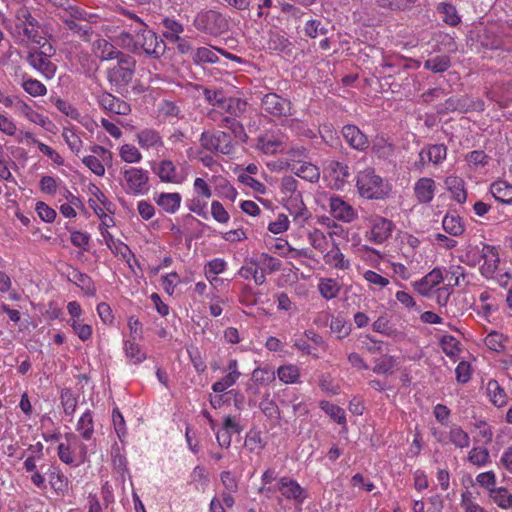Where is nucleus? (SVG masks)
Masks as SVG:
<instances>
[{
    "label": "nucleus",
    "instance_id": "f8f14e48",
    "mask_svg": "<svg viewBox=\"0 0 512 512\" xmlns=\"http://www.w3.org/2000/svg\"><path fill=\"white\" fill-rule=\"evenodd\" d=\"M127 189L133 194H144L148 191V172L141 168H129L123 171Z\"/></svg>",
    "mask_w": 512,
    "mask_h": 512
},
{
    "label": "nucleus",
    "instance_id": "412c9836",
    "mask_svg": "<svg viewBox=\"0 0 512 512\" xmlns=\"http://www.w3.org/2000/svg\"><path fill=\"white\" fill-rule=\"evenodd\" d=\"M249 110L248 102L240 97L227 96L221 110H216L223 116L245 117ZM210 111H215L211 109Z\"/></svg>",
    "mask_w": 512,
    "mask_h": 512
},
{
    "label": "nucleus",
    "instance_id": "8fccbe9b",
    "mask_svg": "<svg viewBox=\"0 0 512 512\" xmlns=\"http://www.w3.org/2000/svg\"><path fill=\"white\" fill-rule=\"evenodd\" d=\"M49 483L57 494L64 495L68 490L69 480L58 468L50 472Z\"/></svg>",
    "mask_w": 512,
    "mask_h": 512
},
{
    "label": "nucleus",
    "instance_id": "c85d7f7f",
    "mask_svg": "<svg viewBox=\"0 0 512 512\" xmlns=\"http://www.w3.org/2000/svg\"><path fill=\"white\" fill-rule=\"evenodd\" d=\"M471 104L467 97H456L452 96L445 100L444 103L440 104L437 108V113L447 114L449 112H466L469 110Z\"/></svg>",
    "mask_w": 512,
    "mask_h": 512
},
{
    "label": "nucleus",
    "instance_id": "aec40b11",
    "mask_svg": "<svg viewBox=\"0 0 512 512\" xmlns=\"http://www.w3.org/2000/svg\"><path fill=\"white\" fill-rule=\"evenodd\" d=\"M329 207L331 215L338 221L352 222L355 219L354 208L338 196L330 197Z\"/></svg>",
    "mask_w": 512,
    "mask_h": 512
},
{
    "label": "nucleus",
    "instance_id": "a211bd4d",
    "mask_svg": "<svg viewBox=\"0 0 512 512\" xmlns=\"http://www.w3.org/2000/svg\"><path fill=\"white\" fill-rule=\"evenodd\" d=\"M226 375L212 384L215 393H222L236 384L241 376L237 359H230L225 368Z\"/></svg>",
    "mask_w": 512,
    "mask_h": 512
},
{
    "label": "nucleus",
    "instance_id": "6e6552de",
    "mask_svg": "<svg viewBox=\"0 0 512 512\" xmlns=\"http://www.w3.org/2000/svg\"><path fill=\"white\" fill-rule=\"evenodd\" d=\"M260 105L264 112L276 118L292 115V102L274 92L263 95Z\"/></svg>",
    "mask_w": 512,
    "mask_h": 512
},
{
    "label": "nucleus",
    "instance_id": "bb28decb",
    "mask_svg": "<svg viewBox=\"0 0 512 512\" xmlns=\"http://www.w3.org/2000/svg\"><path fill=\"white\" fill-rule=\"evenodd\" d=\"M498 311V304L489 291H483L479 295V303L477 304V313L487 321Z\"/></svg>",
    "mask_w": 512,
    "mask_h": 512
},
{
    "label": "nucleus",
    "instance_id": "7c9ffc66",
    "mask_svg": "<svg viewBox=\"0 0 512 512\" xmlns=\"http://www.w3.org/2000/svg\"><path fill=\"white\" fill-rule=\"evenodd\" d=\"M435 182L431 178L419 179L414 187L415 196L420 203H429L434 197Z\"/></svg>",
    "mask_w": 512,
    "mask_h": 512
},
{
    "label": "nucleus",
    "instance_id": "f704fd0d",
    "mask_svg": "<svg viewBox=\"0 0 512 512\" xmlns=\"http://www.w3.org/2000/svg\"><path fill=\"white\" fill-rule=\"evenodd\" d=\"M445 186L451 192L452 197L458 203H464L467 198V193L465 190V182L461 177L458 176H448L445 179Z\"/></svg>",
    "mask_w": 512,
    "mask_h": 512
},
{
    "label": "nucleus",
    "instance_id": "72a5a7b5",
    "mask_svg": "<svg viewBox=\"0 0 512 512\" xmlns=\"http://www.w3.org/2000/svg\"><path fill=\"white\" fill-rule=\"evenodd\" d=\"M69 281L76 284L86 295L94 296L96 294V288L91 277L78 269L74 268L72 270L69 275Z\"/></svg>",
    "mask_w": 512,
    "mask_h": 512
},
{
    "label": "nucleus",
    "instance_id": "4be33fe9",
    "mask_svg": "<svg viewBox=\"0 0 512 512\" xmlns=\"http://www.w3.org/2000/svg\"><path fill=\"white\" fill-rule=\"evenodd\" d=\"M485 394L490 403L497 408H502L508 404V393L496 379H489L487 381L485 385Z\"/></svg>",
    "mask_w": 512,
    "mask_h": 512
},
{
    "label": "nucleus",
    "instance_id": "680f3d73",
    "mask_svg": "<svg viewBox=\"0 0 512 512\" xmlns=\"http://www.w3.org/2000/svg\"><path fill=\"white\" fill-rule=\"evenodd\" d=\"M192 60L197 65L204 63L214 64L219 61V57L212 49L199 47L194 51Z\"/></svg>",
    "mask_w": 512,
    "mask_h": 512
},
{
    "label": "nucleus",
    "instance_id": "2f4dec72",
    "mask_svg": "<svg viewBox=\"0 0 512 512\" xmlns=\"http://www.w3.org/2000/svg\"><path fill=\"white\" fill-rule=\"evenodd\" d=\"M154 200L158 206L168 213H175L180 207L182 197L179 193H155Z\"/></svg>",
    "mask_w": 512,
    "mask_h": 512
},
{
    "label": "nucleus",
    "instance_id": "f03ea898",
    "mask_svg": "<svg viewBox=\"0 0 512 512\" xmlns=\"http://www.w3.org/2000/svg\"><path fill=\"white\" fill-rule=\"evenodd\" d=\"M192 24L198 32L212 37H219L229 30L228 18L216 9L199 11Z\"/></svg>",
    "mask_w": 512,
    "mask_h": 512
},
{
    "label": "nucleus",
    "instance_id": "79ce46f5",
    "mask_svg": "<svg viewBox=\"0 0 512 512\" xmlns=\"http://www.w3.org/2000/svg\"><path fill=\"white\" fill-rule=\"evenodd\" d=\"M467 461L477 468L485 467L491 461L490 453L485 447L475 446L468 452Z\"/></svg>",
    "mask_w": 512,
    "mask_h": 512
},
{
    "label": "nucleus",
    "instance_id": "423d86ee",
    "mask_svg": "<svg viewBox=\"0 0 512 512\" xmlns=\"http://www.w3.org/2000/svg\"><path fill=\"white\" fill-rule=\"evenodd\" d=\"M135 41L133 48L135 54L143 52L154 59H159L165 54L166 43L152 30L142 32L140 36L136 37Z\"/></svg>",
    "mask_w": 512,
    "mask_h": 512
},
{
    "label": "nucleus",
    "instance_id": "3c124183",
    "mask_svg": "<svg viewBox=\"0 0 512 512\" xmlns=\"http://www.w3.org/2000/svg\"><path fill=\"white\" fill-rule=\"evenodd\" d=\"M327 22H323L320 19L308 20L304 27L305 35L310 38H317L318 36H325L329 32Z\"/></svg>",
    "mask_w": 512,
    "mask_h": 512
},
{
    "label": "nucleus",
    "instance_id": "9b49d317",
    "mask_svg": "<svg viewBox=\"0 0 512 512\" xmlns=\"http://www.w3.org/2000/svg\"><path fill=\"white\" fill-rule=\"evenodd\" d=\"M412 68V64L404 59L384 60L378 69L379 75L385 80L386 84L392 85L390 82L394 76H400V79H407V70Z\"/></svg>",
    "mask_w": 512,
    "mask_h": 512
},
{
    "label": "nucleus",
    "instance_id": "f257e3e1",
    "mask_svg": "<svg viewBox=\"0 0 512 512\" xmlns=\"http://www.w3.org/2000/svg\"><path fill=\"white\" fill-rule=\"evenodd\" d=\"M136 63V59L131 55L115 62L107 69V81L113 92L124 98L129 96L135 77Z\"/></svg>",
    "mask_w": 512,
    "mask_h": 512
},
{
    "label": "nucleus",
    "instance_id": "052dcab7",
    "mask_svg": "<svg viewBox=\"0 0 512 512\" xmlns=\"http://www.w3.org/2000/svg\"><path fill=\"white\" fill-rule=\"evenodd\" d=\"M439 13L443 14V21L450 26H457L461 18L457 13L456 7L450 3H440L437 7Z\"/></svg>",
    "mask_w": 512,
    "mask_h": 512
},
{
    "label": "nucleus",
    "instance_id": "864d4df0",
    "mask_svg": "<svg viewBox=\"0 0 512 512\" xmlns=\"http://www.w3.org/2000/svg\"><path fill=\"white\" fill-rule=\"evenodd\" d=\"M124 351L126 357L133 364H140L146 359V353L141 346L134 341L126 340L124 342Z\"/></svg>",
    "mask_w": 512,
    "mask_h": 512
},
{
    "label": "nucleus",
    "instance_id": "5fc2aeb1",
    "mask_svg": "<svg viewBox=\"0 0 512 512\" xmlns=\"http://www.w3.org/2000/svg\"><path fill=\"white\" fill-rule=\"evenodd\" d=\"M325 262L336 269L346 270L350 268L349 260L345 259L344 254L338 247L331 249L325 255Z\"/></svg>",
    "mask_w": 512,
    "mask_h": 512
},
{
    "label": "nucleus",
    "instance_id": "ddd939ff",
    "mask_svg": "<svg viewBox=\"0 0 512 512\" xmlns=\"http://www.w3.org/2000/svg\"><path fill=\"white\" fill-rule=\"evenodd\" d=\"M97 103L103 110L113 114L128 115L131 112L130 104L107 91L97 95Z\"/></svg>",
    "mask_w": 512,
    "mask_h": 512
},
{
    "label": "nucleus",
    "instance_id": "774afa93",
    "mask_svg": "<svg viewBox=\"0 0 512 512\" xmlns=\"http://www.w3.org/2000/svg\"><path fill=\"white\" fill-rule=\"evenodd\" d=\"M68 324L81 341L86 342L91 339L93 333L91 325L76 319L69 320Z\"/></svg>",
    "mask_w": 512,
    "mask_h": 512
},
{
    "label": "nucleus",
    "instance_id": "393cba45",
    "mask_svg": "<svg viewBox=\"0 0 512 512\" xmlns=\"http://www.w3.org/2000/svg\"><path fill=\"white\" fill-rule=\"evenodd\" d=\"M447 155V147L444 144H434L424 148L419 153V163L424 165L426 162L434 164L441 163Z\"/></svg>",
    "mask_w": 512,
    "mask_h": 512
},
{
    "label": "nucleus",
    "instance_id": "cd10ccee",
    "mask_svg": "<svg viewBox=\"0 0 512 512\" xmlns=\"http://www.w3.org/2000/svg\"><path fill=\"white\" fill-rule=\"evenodd\" d=\"M510 338L502 332L492 330L484 338L485 346L496 353H504Z\"/></svg>",
    "mask_w": 512,
    "mask_h": 512
},
{
    "label": "nucleus",
    "instance_id": "c756f323",
    "mask_svg": "<svg viewBox=\"0 0 512 512\" xmlns=\"http://www.w3.org/2000/svg\"><path fill=\"white\" fill-rule=\"evenodd\" d=\"M98 50H100V59L103 61L115 60L119 62L124 59V57L131 56L130 54L124 53L117 49L113 44L105 39H99L96 42Z\"/></svg>",
    "mask_w": 512,
    "mask_h": 512
},
{
    "label": "nucleus",
    "instance_id": "a18cd8bd",
    "mask_svg": "<svg viewBox=\"0 0 512 512\" xmlns=\"http://www.w3.org/2000/svg\"><path fill=\"white\" fill-rule=\"evenodd\" d=\"M292 347L298 350L303 356H311L315 360L320 358L319 349L300 335H295L292 338Z\"/></svg>",
    "mask_w": 512,
    "mask_h": 512
},
{
    "label": "nucleus",
    "instance_id": "c03bdc74",
    "mask_svg": "<svg viewBox=\"0 0 512 512\" xmlns=\"http://www.w3.org/2000/svg\"><path fill=\"white\" fill-rule=\"evenodd\" d=\"M277 376L284 384H295L299 382L300 368L295 364H286L278 367Z\"/></svg>",
    "mask_w": 512,
    "mask_h": 512
},
{
    "label": "nucleus",
    "instance_id": "49530a36",
    "mask_svg": "<svg viewBox=\"0 0 512 512\" xmlns=\"http://www.w3.org/2000/svg\"><path fill=\"white\" fill-rule=\"evenodd\" d=\"M292 170L298 177L307 180L311 183L317 182L320 178L319 169L309 162H304L300 164L298 167H293Z\"/></svg>",
    "mask_w": 512,
    "mask_h": 512
},
{
    "label": "nucleus",
    "instance_id": "a19ab883",
    "mask_svg": "<svg viewBox=\"0 0 512 512\" xmlns=\"http://www.w3.org/2000/svg\"><path fill=\"white\" fill-rule=\"evenodd\" d=\"M157 175L162 182L166 183H181L182 178L176 173V167L170 160H163L160 162Z\"/></svg>",
    "mask_w": 512,
    "mask_h": 512
},
{
    "label": "nucleus",
    "instance_id": "09e8293b",
    "mask_svg": "<svg viewBox=\"0 0 512 512\" xmlns=\"http://www.w3.org/2000/svg\"><path fill=\"white\" fill-rule=\"evenodd\" d=\"M319 407L340 425L346 424V413L340 406L326 400L319 402Z\"/></svg>",
    "mask_w": 512,
    "mask_h": 512
},
{
    "label": "nucleus",
    "instance_id": "473e14b6",
    "mask_svg": "<svg viewBox=\"0 0 512 512\" xmlns=\"http://www.w3.org/2000/svg\"><path fill=\"white\" fill-rule=\"evenodd\" d=\"M76 431L79 433L81 438L85 441H89L94 435V419L91 410L87 409L79 418L76 424Z\"/></svg>",
    "mask_w": 512,
    "mask_h": 512
},
{
    "label": "nucleus",
    "instance_id": "20e7f679",
    "mask_svg": "<svg viewBox=\"0 0 512 512\" xmlns=\"http://www.w3.org/2000/svg\"><path fill=\"white\" fill-rule=\"evenodd\" d=\"M467 263L470 266H475L482 258L484 260L480 267V273L486 279H493L497 268L500 263L499 254L495 247L490 245H483L481 252L477 248H471L465 255Z\"/></svg>",
    "mask_w": 512,
    "mask_h": 512
},
{
    "label": "nucleus",
    "instance_id": "6e6d98bb",
    "mask_svg": "<svg viewBox=\"0 0 512 512\" xmlns=\"http://www.w3.org/2000/svg\"><path fill=\"white\" fill-rule=\"evenodd\" d=\"M318 290L323 298L330 300L337 297L340 291V286L335 279L324 278L320 280Z\"/></svg>",
    "mask_w": 512,
    "mask_h": 512
},
{
    "label": "nucleus",
    "instance_id": "ea45409f",
    "mask_svg": "<svg viewBox=\"0 0 512 512\" xmlns=\"http://www.w3.org/2000/svg\"><path fill=\"white\" fill-rule=\"evenodd\" d=\"M227 93L222 88H203V97L206 102L214 107L215 110H221L225 104Z\"/></svg>",
    "mask_w": 512,
    "mask_h": 512
},
{
    "label": "nucleus",
    "instance_id": "c9c22d12",
    "mask_svg": "<svg viewBox=\"0 0 512 512\" xmlns=\"http://www.w3.org/2000/svg\"><path fill=\"white\" fill-rule=\"evenodd\" d=\"M136 137L142 148L149 149L151 147L163 146L162 137L159 132L154 129H143L137 133Z\"/></svg>",
    "mask_w": 512,
    "mask_h": 512
},
{
    "label": "nucleus",
    "instance_id": "603ef678",
    "mask_svg": "<svg viewBox=\"0 0 512 512\" xmlns=\"http://www.w3.org/2000/svg\"><path fill=\"white\" fill-rule=\"evenodd\" d=\"M440 346L443 352L452 360H456L461 352L460 342L452 335H444L440 339Z\"/></svg>",
    "mask_w": 512,
    "mask_h": 512
},
{
    "label": "nucleus",
    "instance_id": "4c0bfd02",
    "mask_svg": "<svg viewBox=\"0 0 512 512\" xmlns=\"http://www.w3.org/2000/svg\"><path fill=\"white\" fill-rule=\"evenodd\" d=\"M488 496L500 509H512V493L506 487H496Z\"/></svg>",
    "mask_w": 512,
    "mask_h": 512
},
{
    "label": "nucleus",
    "instance_id": "1a4fd4ad",
    "mask_svg": "<svg viewBox=\"0 0 512 512\" xmlns=\"http://www.w3.org/2000/svg\"><path fill=\"white\" fill-rule=\"evenodd\" d=\"M257 148L268 155L283 153L287 149V137L281 131H266L258 137Z\"/></svg>",
    "mask_w": 512,
    "mask_h": 512
},
{
    "label": "nucleus",
    "instance_id": "f3484780",
    "mask_svg": "<svg viewBox=\"0 0 512 512\" xmlns=\"http://www.w3.org/2000/svg\"><path fill=\"white\" fill-rule=\"evenodd\" d=\"M444 280V273L441 268L435 267L420 280L412 285L416 292L424 297L430 296L432 289Z\"/></svg>",
    "mask_w": 512,
    "mask_h": 512
},
{
    "label": "nucleus",
    "instance_id": "338daca9",
    "mask_svg": "<svg viewBox=\"0 0 512 512\" xmlns=\"http://www.w3.org/2000/svg\"><path fill=\"white\" fill-rule=\"evenodd\" d=\"M391 232V226H371L366 237L375 244H381L391 235Z\"/></svg>",
    "mask_w": 512,
    "mask_h": 512
},
{
    "label": "nucleus",
    "instance_id": "5701e85b",
    "mask_svg": "<svg viewBox=\"0 0 512 512\" xmlns=\"http://www.w3.org/2000/svg\"><path fill=\"white\" fill-rule=\"evenodd\" d=\"M101 233L105 239L107 246L112 251V253L115 254L116 256H120L122 260H124L129 264V266H131L130 261L132 258H134V255L131 249L128 247V245H126L125 243L118 239H115L107 231L101 229Z\"/></svg>",
    "mask_w": 512,
    "mask_h": 512
},
{
    "label": "nucleus",
    "instance_id": "a878e982",
    "mask_svg": "<svg viewBox=\"0 0 512 512\" xmlns=\"http://www.w3.org/2000/svg\"><path fill=\"white\" fill-rule=\"evenodd\" d=\"M469 434L458 424L453 423L448 426L447 445L451 444L455 448L464 449L470 446Z\"/></svg>",
    "mask_w": 512,
    "mask_h": 512
},
{
    "label": "nucleus",
    "instance_id": "bf43d9fd",
    "mask_svg": "<svg viewBox=\"0 0 512 512\" xmlns=\"http://www.w3.org/2000/svg\"><path fill=\"white\" fill-rule=\"evenodd\" d=\"M376 4L391 11H406L414 7L417 0H375Z\"/></svg>",
    "mask_w": 512,
    "mask_h": 512
},
{
    "label": "nucleus",
    "instance_id": "4d7b16f0",
    "mask_svg": "<svg viewBox=\"0 0 512 512\" xmlns=\"http://www.w3.org/2000/svg\"><path fill=\"white\" fill-rule=\"evenodd\" d=\"M258 261V264L261 268V271L266 276V273H273L277 272L281 269V260L270 256L266 253H262L259 257L256 258Z\"/></svg>",
    "mask_w": 512,
    "mask_h": 512
},
{
    "label": "nucleus",
    "instance_id": "b1692460",
    "mask_svg": "<svg viewBox=\"0 0 512 512\" xmlns=\"http://www.w3.org/2000/svg\"><path fill=\"white\" fill-rule=\"evenodd\" d=\"M237 274L245 280L252 278L255 284L259 286L266 282V276L261 271L257 259L245 260Z\"/></svg>",
    "mask_w": 512,
    "mask_h": 512
},
{
    "label": "nucleus",
    "instance_id": "58836bf2",
    "mask_svg": "<svg viewBox=\"0 0 512 512\" xmlns=\"http://www.w3.org/2000/svg\"><path fill=\"white\" fill-rule=\"evenodd\" d=\"M327 168L330 175L335 179L337 188L347 182L351 175L348 165L339 161H330Z\"/></svg>",
    "mask_w": 512,
    "mask_h": 512
},
{
    "label": "nucleus",
    "instance_id": "39448f33",
    "mask_svg": "<svg viewBox=\"0 0 512 512\" xmlns=\"http://www.w3.org/2000/svg\"><path fill=\"white\" fill-rule=\"evenodd\" d=\"M356 186L359 194L366 199H383L387 194L383 179L375 174L373 168L358 172Z\"/></svg>",
    "mask_w": 512,
    "mask_h": 512
},
{
    "label": "nucleus",
    "instance_id": "e2e57ef3",
    "mask_svg": "<svg viewBox=\"0 0 512 512\" xmlns=\"http://www.w3.org/2000/svg\"><path fill=\"white\" fill-rule=\"evenodd\" d=\"M396 366L394 356L385 354L374 361L373 372L376 374H391Z\"/></svg>",
    "mask_w": 512,
    "mask_h": 512
},
{
    "label": "nucleus",
    "instance_id": "13d9d810",
    "mask_svg": "<svg viewBox=\"0 0 512 512\" xmlns=\"http://www.w3.org/2000/svg\"><path fill=\"white\" fill-rule=\"evenodd\" d=\"M450 65V58L446 55H439L424 62V68L432 71L433 73H442L448 70Z\"/></svg>",
    "mask_w": 512,
    "mask_h": 512
},
{
    "label": "nucleus",
    "instance_id": "de8ad7c7",
    "mask_svg": "<svg viewBox=\"0 0 512 512\" xmlns=\"http://www.w3.org/2000/svg\"><path fill=\"white\" fill-rule=\"evenodd\" d=\"M162 25L166 29L163 36L171 42L179 40L180 34L184 31L183 25L173 18H163Z\"/></svg>",
    "mask_w": 512,
    "mask_h": 512
},
{
    "label": "nucleus",
    "instance_id": "0eeeda50",
    "mask_svg": "<svg viewBox=\"0 0 512 512\" xmlns=\"http://www.w3.org/2000/svg\"><path fill=\"white\" fill-rule=\"evenodd\" d=\"M200 143L204 149L224 155H229L234 150L231 135L220 130L214 133L204 131L200 136Z\"/></svg>",
    "mask_w": 512,
    "mask_h": 512
},
{
    "label": "nucleus",
    "instance_id": "4468645a",
    "mask_svg": "<svg viewBox=\"0 0 512 512\" xmlns=\"http://www.w3.org/2000/svg\"><path fill=\"white\" fill-rule=\"evenodd\" d=\"M278 490L284 498L293 500L298 504H303L307 498L305 489L296 480L287 476L279 479Z\"/></svg>",
    "mask_w": 512,
    "mask_h": 512
},
{
    "label": "nucleus",
    "instance_id": "7ed1b4c3",
    "mask_svg": "<svg viewBox=\"0 0 512 512\" xmlns=\"http://www.w3.org/2000/svg\"><path fill=\"white\" fill-rule=\"evenodd\" d=\"M57 455L64 464L77 467L85 461L87 447L75 433H65L64 441L58 444Z\"/></svg>",
    "mask_w": 512,
    "mask_h": 512
},
{
    "label": "nucleus",
    "instance_id": "2eb2a0df",
    "mask_svg": "<svg viewBox=\"0 0 512 512\" xmlns=\"http://www.w3.org/2000/svg\"><path fill=\"white\" fill-rule=\"evenodd\" d=\"M242 427L235 416L228 415L224 418L222 427L216 432V440L221 448L228 449L232 443V435L240 434Z\"/></svg>",
    "mask_w": 512,
    "mask_h": 512
},
{
    "label": "nucleus",
    "instance_id": "0e129e2a",
    "mask_svg": "<svg viewBox=\"0 0 512 512\" xmlns=\"http://www.w3.org/2000/svg\"><path fill=\"white\" fill-rule=\"evenodd\" d=\"M21 112L25 115V117L29 121H31L35 124H38L41 127L45 128L46 130L50 131V128L48 126L52 125V122L50 121V119L48 117H45L42 114L34 111L27 104H22Z\"/></svg>",
    "mask_w": 512,
    "mask_h": 512
},
{
    "label": "nucleus",
    "instance_id": "37998d69",
    "mask_svg": "<svg viewBox=\"0 0 512 512\" xmlns=\"http://www.w3.org/2000/svg\"><path fill=\"white\" fill-rule=\"evenodd\" d=\"M490 192L493 197L501 203L512 202V185L506 181H496L492 183Z\"/></svg>",
    "mask_w": 512,
    "mask_h": 512
},
{
    "label": "nucleus",
    "instance_id": "e433bc0d",
    "mask_svg": "<svg viewBox=\"0 0 512 512\" xmlns=\"http://www.w3.org/2000/svg\"><path fill=\"white\" fill-rule=\"evenodd\" d=\"M267 45L268 49L287 55H290L293 49V45L289 39L280 33H271Z\"/></svg>",
    "mask_w": 512,
    "mask_h": 512
},
{
    "label": "nucleus",
    "instance_id": "69168bd1",
    "mask_svg": "<svg viewBox=\"0 0 512 512\" xmlns=\"http://www.w3.org/2000/svg\"><path fill=\"white\" fill-rule=\"evenodd\" d=\"M476 484L483 488L488 495L496 488L497 477L493 470L479 473L475 478Z\"/></svg>",
    "mask_w": 512,
    "mask_h": 512
},
{
    "label": "nucleus",
    "instance_id": "6ab92c4d",
    "mask_svg": "<svg viewBox=\"0 0 512 512\" xmlns=\"http://www.w3.org/2000/svg\"><path fill=\"white\" fill-rule=\"evenodd\" d=\"M341 134L345 142L357 151H365L369 147L368 137L356 125H344Z\"/></svg>",
    "mask_w": 512,
    "mask_h": 512
},
{
    "label": "nucleus",
    "instance_id": "dca6fc26",
    "mask_svg": "<svg viewBox=\"0 0 512 512\" xmlns=\"http://www.w3.org/2000/svg\"><path fill=\"white\" fill-rule=\"evenodd\" d=\"M26 61L46 79H52L55 76L57 66L50 61V58L39 54L37 50H29Z\"/></svg>",
    "mask_w": 512,
    "mask_h": 512
},
{
    "label": "nucleus",
    "instance_id": "9d476101",
    "mask_svg": "<svg viewBox=\"0 0 512 512\" xmlns=\"http://www.w3.org/2000/svg\"><path fill=\"white\" fill-rule=\"evenodd\" d=\"M207 117L210 120L217 122L219 127L230 130L234 138L238 141L242 143L247 141L248 135L241 122L243 117L223 116L216 111H209L207 113Z\"/></svg>",
    "mask_w": 512,
    "mask_h": 512
}]
</instances>
